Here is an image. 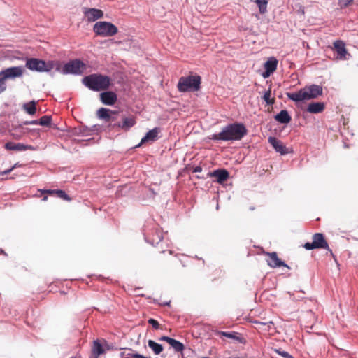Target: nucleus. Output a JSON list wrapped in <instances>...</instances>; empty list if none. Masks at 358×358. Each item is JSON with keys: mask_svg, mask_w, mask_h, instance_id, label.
<instances>
[{"mask_svg": "<svg viewBox=\"0 0 358 358\" xmlns=\"http://www.w3.org/2000/svg\"><path fill=\"white\" fill-rule=\"evenodd\" d=\"M99 119L108 124V127L113 130L128 131L136 124V117L132 115H125L118 110H113L101 108L96 112Z\"/></svg>", "mask_w": 358, "mask_h": 358, "instance_id": "1", "label": "nucleus"}, {"mask_svg": "<svg viewBox=\"0 0 358 358\" xmlns=\"http://www.w3.org/2000/svg\"><path fill=\"white\" fill-rule=\"evenodd\" d=\"M247 133L248 130L243 124L235 122L227 124L220 132L213 134L210 138L223 141H240Z\"/></svg>", "mask_w": 358, "mask_h": 358, "instance_id": "2", "label": "nucleus"}, {"mask_svg": "<svg viewBox=\"0 0 358 358\" xmlns=\"http://www.w3.org/2000/svg\"><path fill=\"white\" fill-rule=\"evenodd\" d=\"M322 87L321 86L311 85L310 86H306L297 92H288L286 94L289 99L295 102H299L315 99L322 95Z\"/></svg>", "mask_w": 358, "mask_h": 358, "instance_id": "3", "label": "nucleus"}, {"mask_svg": "<svg viewBox=\"0 0 358 358\" xmlns=\"http://www.w3.org/2000/svg\"><path fill=\"white\" fill-rule=\"evenodd\" d=\"M82 81L90 90L100 92L105 91L110 87L111 79L108 76L93 73L84 77Z\"/></svg>", "mask_w": 358, "mask_h": 358, "instance_id": "4", "label": "nucleus"}, {"mask_svg": "<svg viewBox=\"0 0 358 358\" xmlns=\"http://www.w3.org/2000/svg\"><path fill=\"white\" fill-rule=\"evenodd\" d=\"M201 80L199 76L181 77L178 83V90L182 92L198 91L200 89Z\"/></svg>", "mask_w": 358, "mask_h": 358, "instance_id": "5", "label": "nucleus"}, {"mask_svg": "<svg viewBox=\"0 0 358 358\" xmlns=\"http://www.w3.org/2000/svg\"><path fill=\"white\" fill-rule=\"evenodd\" d=\"M93 31L96 35L103 37H109L115 35L118 29L115 25L110 22L100 21L94 25Z\"/></svg>", "mask_w": 358, "mask_h": 358, "instance_id": "6", "label": "nucleus"}, {"mask_svg": "<svg viewBox=\"0 0 358 358\" xmlns=\"http://www.w3.org/2000/svg\"><path fill=\"white\" fill-rule=\"evenodd\" d=\"M25 66L31 71L38 72H48L52 69V62L46 63L44 60L37 58H27Z\"/></svg>", "mask_w": 358, "mask_h": 358, "instance_id": "7", "label": "nucleus"}, {"mask_svg": "<svg viewBox=\"0 0 358 358\" xmlns=\"http://www.w3.org/2000/svg\"><path fill=\"white\" fill-rule=\"evenodd\" d=\"M305 249L308 250L314 249H327L331 255H333L332 250L329 248V245L324 238V236L321 233H315L313 236L312 243H306L303 245Z\"/></svg>", "mask_w": 358, "mask_h": 358, "instance_id": "8", "label": "nucleus"}, {"mask_svg": "<svg viewBox=\"0 0 358 358\" xmlns=\"http://www.w3.org/2000/svg\"><path fill=\"white\" fill-rule=\"evenodd\" d=\"M86 65L80 59H73L66 63L63 68L64 73L80 74Z\"/></svg>", "mask_w": 358, "mask_h": 358, "instance_id": "9", "label": "nucleus"}, {"mask_svg": "<svg viewBox=\"0 0 358 358\" xmlns=\"http://www.w3.org/2000/svg\"><path fill=\"white\" fill-rule=\"evenodd\" d=\"M24 71L22 66H13L1 71L0 75H1L5 80L14 79L21 77L23 75Z\"/></svg>", "mask_w": 358, "mask_h": 358, "instance_id": "10", "label": "nucleus"}, {"mask_svg": "<svg viewBox=\"0 0 358 358\" xmlns=\"http://www.w3.org/2000/svg\"><path fill=\"white\" fill-rule=\"evenodd\" d=\"M100 100L105 105L113 106L116 103L117 96L114 92L106 91L100 94Z\"/></svg>", "mask_w": 358, "mask_h": 358, "instance_id": "11", "label": "nucleus"}, {"mask_svg": "<svg viewBox=\"0 0 358 358\" xmlns=\"http://www.w3.org/2000/svg\"><path fill=\"white\" fill-rule=\"evenodd\" d=\"M209 177L215 178L219 184L224 182L229 177V173L226 169H217L208 173Z\"/></svg>", "mask_w": 358, "mask_h": 358, "instance_id": "12", "label": "nucleus"}, {"mask_svg": "<svg viewBox=\"0 0 358 358\" xmlns=\"http://www.w3.org/2000/svg\"><path fill=\"white\" fill-rule=\"evenodd\" d=\"M266 255L268 256L267 263L272 268H277L280 266H286L288 267L281 259L278 257L277 253L275 252H266Z\"/></svg>", "mask_w": 358, "mask_h": 358, "instance_id": "13", "label": "nucleus"}, {"mask_svg": "<svg viewBox=\"0 0 358 358\" xmlns=\"http://www.w3.org/2000/svg\"><path fill=\"white\" fill-rule=\"evenodd\" d=\"M277 66L278 60L275 57L269 58L264 64L265 71L262 74L263 77L265 78L268 77L276 70Z\"/></svg>", "mask_w": 358, "mask_h": 358, "instance_id": "14", "label": "nucleus"}, {"mask_svg": "<svg viewBox=\"0 0 358 358\" xmlns=\"http://www.w3.org/2000/svg\"><path fill=\"white\" fill-rule=\"evenodd\" d=\"M84 14L89 22H94L98 19L102 18L103 16V11L96 8L86 9Z\"/></svg>", "mask_w": 358, "mask_h": 358, "instance_id": "15", "label": "nucleus"}, {"mask_svg": "<svg viewBox=\"0 0 358 358\" xmlns=\"http://www.w3.org/2000/svg\"><path fill=\"white\" fill-rule=\"evenodd\" d=\"M268 141L276 152H280L281 155H285L288 152L285 145L278 138L270 136Z\"/></svg>", "mask_w": 358, "mask_h": 358, "instance_id": "16", "label": "nucleus"}, {"mask_svg": "<svg viewBox=\"0 0 358 358\" xmlns=\"http://www.w3.org/2000/svg\"><path fill=\"white\" fill-rule=\"evenodd\" d=\"M160 132V129L158 127H155L152 130H150L145 136L141 139V141L137 147H139L141 144L149 141H155L158 138V134Z\"/></svg>", "mask_w": 358, "mask_h": 358, "instance_id": "17", "label": "nucleus"}, {"mask_svg": "<svg viewBox=\"0 0 358 358\" xmlns=\"http://www.w3.org/2000/svg\"><path fill=\"white\" fill-rule=\"evenodd\" d=\"M159 340L167 342L176 352H182L184 350V345L176 339L163 336Z\"/></svg>", "mask_w": 358, "mask_h": 358, "instance_id": "18", "label": "nucleus"}, {"mask_svg": "<svg viewBox=\"0 0 358 358\" xmlns=\"http://www.w3.org/2000/svg\"><path fill=\"white\" fill-rule=\"evenodd\" d=\"M5 148L8 150L21 152L27 150H31L32 147L31 145H26L20 143H15L13 142H8L5 144Z\"/></svg>", "mask_w": 358, "mask_h": 358, "instance_id": "19", "label": "nucleus"}, {"mask_svg": "<svg viewBox=\"0 0 358 358\" xmlns=\"http://www.w3.org/2000/svg\"><path fill=\"white\" fill-rule=\"evenodd\" d=\"M215 334L218 336L220 338H222V337H226L230 340L241 342L242 338L240 335V334L236 332V331H230V332H226V331H217L215 332Z\"/></svg>", "mask_w": 358, "mask_h": 358, "instance_id": "20", "label": "nucleus"}, {"mask_svg": "<svg viewBox=\"0 0 358 358\" xmlns=\"http://www.w3.org/2000/svg\"><path fill=\"white\" fill-rule=\"evenodd\" d=\"M324 110V103L322 102H313L307 107V112L313 114L320 113Z\"/></svg>", "mask_w": 358, "mask_h": 358, "instance_id": "21", "label": "nucleus"}, {"mask_svg": "<svg viewBox=\"0 0 358 358\" xmlns=\"http://www.w3.org/2000/svg\"><path fill=\"white\" fill-rule=\"evenodd\" d=\"M334 48L340 59H345L347 50L345 43L342 41H336L334 43Z\"/></svg>", "mask_w": 358, "mask_h": 358, "instance_id": "22", "label": "nucleus"}, {"mask_svg": "<svg viewBox=\"0 0 358 358\" xmlns=\"http://www.w3.org/2000/svg\"><path fill=\"white\" fill-rule=\"evenodd\" d=\"M275 120L281 124H288L292 118L286 110H282L275 116Z\"/></svg>", "mask_w": 358, "mask_h": 358, "instance_id": "23", "label": "nucleus"}, {"mask_svg": "<svg viewBox=\"0 0 358 358\" xmlns=\"http://www.w3.org/2000/svg\"><path fill=\"white\" fill-rule=\"evenodd\" d=\"M43 194L47 193L50 195H56L58 197L66 200L71 201V198L66 194V192L61 189H48V190H41Z\"/></svg>", "mask_w": 358, "mask_h": 358, "instance_id": "24", "label": "nucleus"}, {"mask_svg": "<svg viewBox=\"0 0 358 358\" xmlns=\"http://www.w3.org/2000/svg\"><path fill=\"white\" fill-rule=\"evenodd\" d=\"M36 102L35 101H31L23 104L22 109L29 115H34L36 112Z\"/></svg>", "mask_w": 358, "mask_h": 358, "instance_id": "25", "label": "nucleus"}, {"mask_svg": "<svg viewBox=\"0 0 358 358\" xmlns=\"http://www.w3.org/2000/svg\"><path fill=\"white\" fill-rule=\"evenodd\" d=\"M148 344V346L153 350L155 355L160 354L163 350L162 345L155 342L152 340H149Z\"/></svg>", "mask_w": 358, "mask_h": 358, "instance_id": "26", "label": "nucleus"}, {"mask_svg": "<svg viewBox=\"0 0 358 358\" xmlns=\"http://www.w3.org/2000/svg\"><path fill=\"white\" fill-rule=\"evenodd\" d=\"M92 352L94 355H96V358H97L100 355L104 352V350L101 344L98 341H94Z\"/></svg>", "mask_w": 358, "mask_h": 358, "instance_id": "27", "label": "nucleus"}, {"mask_svg": "<svg viewBox=\"0 0 358 358\" xmlns=\"http://www.w3.org/2000/svg\"><path fill=\"white\" fill-rule=\"evenodd\" d=\"M271 87L265 92L263 99L268 105H273L275 103V98H271Z\"/></svg>", "mask_w": 358, "mask_h": 358, "instance_id": "28", "label": "nucleus"}, {"mask_svg": "<svg viewBox=\"0 0 358 358\" xmlns=\"http://www.w3.org/2000/svg\"><path fill=\"white\" fill-rule=\"evenodd\" d=\"M255 2L258 5L260 13H265L267 8V1L266 0H256Z\"/></svg>", "mask_w": 358, "mask_h": 358, "instance_id": "29", "label": "nucleus"}, {"mask_svg": "<svg viewBox=\"0 0 358 358\" xmlns=\"http://www.w3.org/2000/svg\"><path fill=\"white\" fill-rule=\"evenodd\" d=\"M51 117L48 115H44L39 119V124L41 126L50 127L51 124Z\"/></svg>", "mask_w": 358, "mask_h": 358, "instance_id": "30", "label": "nucleus"}, {"mask_svg": "<svg viewBox=\"0 0 358 358\" xmlns=\"http://www.w3.org/2000/svg\"><path fill=\"white\" fill-rule=\"evenodd\" d=\"M274 352L282 356L283 358H293L287 352L282 350L280 348L274 349Z\"/></svg>", "mask_w": 358, "mask_h": 358, "instance_id": "31", "label": "nucleus"}, {"mask_svg": "<svg viewBox=\"0 0 358 358\" xmlns=\"http://www.w3.org/2000/svg\"><path fill=\"white\" fill-rule=\"evenodd\" d=\"M5 78H3L1 75H0V94L2 93L6 89Z\"/></svg>", "mask_w": 358, "mask_h": 358, "instance_id": "32", "label": "nucleus"}, {"mask_svg": "<svg viewBox=\"0 0 358 358\" xmlns=\"http://www.w3.org/2000/svg\"><path fill=\"white\" fill-rule=\"evenodd\" d=\"M148 324L152 325V327L155 329H157L159 327V322L155 319L150 318L148 320Z\"/></svg>", "mask_w": 358, "mask_h": 358, "instance_id": "33", "label": "nucleus"}, {"mask_svg": "<svg viewBox=\"0 0 358 358\" xmlns=\"http://www.w3.org/2000/svg\"><path fill=\"white\" fill-rule=\"evenodd\" d=\"M354 0H339V3L342 6L347 7L350 6Z\"/></svg>", "mask_w": 358, "mask_h": 358, "instance_id": "34", "label": "nucleus"}, {"mask_svg": "<svg viewBox=\"0 0 358 358\" xmlns=\"http://www.w3.org/2000/svg\"><path fill=\"white\" fill-rule=\"evenodd\" d=\"M162 237L161 233H158L157 238H152L150 240V243L154 245L155 243H158L159 241H161Z\"/></svg>", "mask_w": 358, "mask_h": 358, "instance_id": "35", "label": "nucleus"}, {"mask_svg": "<svg viewBox=\"0 0 358 358\" xmlns=\"http://www.w3.org/2000/svg\"><path fill=\"white\" fill-rule=\"evenodd\" d=\"M17 164H15L10 169H8V170L3 171V174H8V173H9L10 172H11L12 170L14 169V168H15L17 166Z\"/></svg>", "mask_w": 358, "mask_h": 358, "instance_id": "36", "label": "nucleus"}, {"mask_svg": "<svg viewBox=\"0 0 358 358\" xmlns=\"http://www.w3.org/2000/svg\"><path fill=\"white\" fill-rule=\"evenodd\" d=\"M201 171H202V168H201V166H196V167L194 169V171H194V173H198V172H201Z\"/></svg>", "mask_w": 358, "mask_h": 358, "instance_id": "37", "label": "nucleus"}, {"mask_svg": "<svg viewBox=\"0 0 358 358\" xmlns=\"http://www.w3.org/2000/svg\"><path fill=\"white\" fill-rule=\"evenodd\" d=\"M38 122H39V120H32V121H29V123H30V124H39Z\"/></svg>", "mask_w": 358, "mask_h": 358, "instance_id": "38", "label": "nucleus"}, {"mask_svg": "<svg viewBox=\"0 0 358 358\" xmlns=\"http://www.w3.org/2000/svg\"><path fill=\"white\" fill-rule=\"evenodd\" d=\"M24 124H25V125L30 124L29 121L24 122Z\"/></svg>", "mask_w": 358, "mask_h": 358, "instance_id": "39", "label": "nucleus"}, {"mask_svg": "<svg viewBox=\"0 0 358 358\" xmlns=\"http://www.w3.org/2000/svg\"><path fill=\"white\" fill-rule=\"evenodd\" d=\"M47 199H48L47 196H44L43 199V201H46Z\"/></svg>", "mask_w": 358, "mask_h": 358, "instance_id": "40", "label": "nucleus"}, {"mask_svg": "<svg viewBox=\"0 0 358 358\" xmlns=\"http://www.w3.org/2000/svg\"><path fill=\"white\" fill-rule=\"evenodd\" d=\"M168 252H169V255L172 254V252L171 250H169Z\"/></svg>", "mask_w": 358, "mask_h": 358, "instance_id": "41", "label": "nucleus"}, {"mask_svg": "<svg viewBox=\"0 0 358 358\" xmlns=\"http://www.w3.org/2000/svg\"><path fill=\"white\" fill-rule=\"evenodd\" d=\"M131 358H136V357H135V356H134V355H133V356H132V357H131Z\"/></svg>", "mask_w": 358, "mask_h": 358, "instance_id": "42", "label": "nucleus"}]
</instances>
